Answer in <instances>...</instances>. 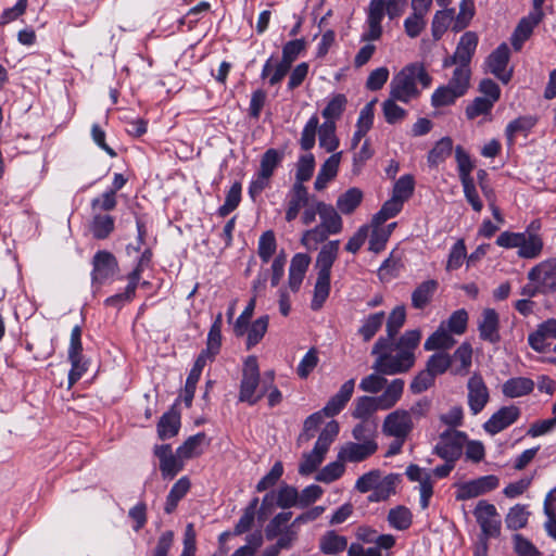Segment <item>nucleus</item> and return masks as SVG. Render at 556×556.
<instances>
[{"label":"nucleus","mask_w":556,"mask_h":556,"mask_svg":"<svg viewBox=\"0 0 556 556\" xmlns=\"http://www.w3.org/2000/svg\"><path fill=\"white\" fill-rule=\"evenodd\" d=\"M415 428L406 409H395L388 414L382 424V432L387 437L407 439Z\"/></svg>","instance_id":"obj_8"},{"label":"nucleus","mask_w":556,"mask_h":556,"mask_svg":"<svg viewBox=\"0 0 556 556\" xmlns=\"http://www.w3.org/2000/svg\"><path fill=\"white\" fill-rule=\"evenodd\" d=\"M114 229V219L110 215H96L91 223V232L97 239H105Z\"/></svg>","instance_id":"obj_62"},{"label":"nucleus","mask_w":556,"mask_h":556,"mask_svg":"<svg viewBox=\"0 0 556 556\" xmlns=\"http://www.w3.org/2000/svg\"><path fill=\"white\" fill-rule=\"evenodd\" d=\"M277 250V241L271 230L263 232L258 239L257 253L263 263H268Z\"/></svg>","instance_id":"obj_53"},{"label":"nucleus","mask_w":556,"mask_h":556,"mask_svg":"<svg viewBox=\"0 0 556 556\" xmlns=\"http://www.w3.org/2000/svg\"><path fill=\"white\" fill-rule=\"evenodd\" d=\"M467 402L472 415L483 410L490 401V392L482 376L475 372L467 382Z\"/></svg>","instance_id":"obj_11"},{"label":"nucleus","mask_w":556,"mask_h":556,"mask_svg":"<svg viewBox=\"0 0 556 556\" xmlns=\"http://www.w3.org/2000/svg\"><path fill=\"white\" fill-rule=\"evenodd\" d=\"M479 336L483 341L497 343L500 337V316L493 308H485L478 323Z\"/></svg>","instance_id":"obj_20"},{"label":"nucleus","mask_w":556,"mask_h":556,"mask_svg":"<svg viewBox=\"0 0 556 556\" xmlns=\"http://www.w3.org/2000/svg\"><path fill=\"white\" fill-rule=\"evenodd\" d=\"M384 321L386 314L383 312L370 314L362 319V325L358 328V334L364 341H369L375 337Z\"/></svg>","instance_id":"obj_41"},{"label":"nucleus","mask_w":556,"mask_h":556,"mask_svg":"<svg viewBox=\"0 0 556 556\" xmlns=\"http://www.w3.org/2000/svg\"><path fill=\"white\" fill-rule=\"evenodd\" d=\"M478 45V37L472 31L465 33L456 47L454 54L444 61V66L453 64L469 66L470 60L476 51Z\"/></svg>","instance_id":"obj_15"},{"label":"nucleus","mask_w":556,"mask_h":556,"mask_svg":"<svg viewBox=\"0 0 556 556\" xmlns=\"http://www.w3.org/2000/svg\"><path fill=\"white\" fill-rule=\"evenodd\" d=\"M346 102L348 100L344 94H334L323 110V116L326 118V121L334 122L345 110Z\"/></svg>","instance_id":"obj_64"},{"label":"nucleus","mask_w":556,"mask_h":556,"mask_svg":"<svg viewBox=\"0 0 556 556\" xmlns=\"http://www.w3.org/2000/svg\"><path fill=\"white\" fill-rule=\"evenodd\" d=\"M117 269L116 257L111 252L105 250L98 251L92 258V285H103L116 274Z\"/></svg>","instance_id":"obj_10"},{"label":"nucleus","mask_w":556,"mask_h":556,"mask_svg":"<svg viewBox=\"0 0 556 556\" xmlns=\"http://www.w3.org/2000/svg\"><path fill=\"white\" fill-rule=\"evenodd\" d=\"M556 340V319L551 318L540 324L536 330L529 334L528 343L536 352H545L548 350L549 340Z\"/></svg>","instance_id":"obj_19"},{"label":"nucleus","mask_w":556,"mask_h":556,"mask_svg":"<svg viewBox=\"0 0 556 556\" xmlns=\"http://www.w3.org/2000/svg\"><path fill=\"white\" fill-rule=\"evenodd\" d=\"M534 389V382L530 378L515 377L505 381L502 392L506 397L515 399L530 394Z\"/></svg>","instance_id":"obj_32"},{"label":"nucleus","mask_w":556,"mask_h":556,"mask_svg":"<svg viewBox=\"0 0 556 556\" xmlns=\"http://www.w3.org/2000/svg\"><path fill=\"white\" fill-rule=\"evenodd\" d=\"M283 160V152L277 149H268L261 157L258 172L273 178L275 170Z\"/></svg>","instance_id":"obj_47"},{"label":"nucleus","mask_w":556,"mask_h":556,"mask_svg":"<svg viewBox=\"0 0 556 556\" xmlns=\"http://www.w3.org/2000/svg\"><path fill=\"white\" fill-rule=\"evenodd\" d=\"M319 129V118L316 114L312 115L306 122L300 138L301 149L309 151L314 148L316 142V132Z\"/></svg>","instance_id":"obj_49"},{"label":"nucleus","mask_w":556,"mask_h":556,"mask_svg":"<svg viewBox=\"0 0 556 556\" xmlns=\"http://www.w3.org/2000/svg\"><path fill=\"white\" fill-rule=\"evenodd\" d=\"M128 283L124 292L116 293L105 299L104 304L117 309L122 308L126 303L131 302L136 295V290L139 285L132 280H127Z\"/></svg>","instance_id":"obj_56"},{"label":"nucleus","mask_w":556,"mask_h":556,"mask_svg":"<svg viewBox=\"0 0 556 556\" xmlns=\"http://www.w3.org/2000/svg\"><path fill=\"white\" fill-rule=\"evenodd\" d=\"M318 547L324 555H336L346 549L348 539L334 531H327L320 536Z\"/></svg>","instance_id":"obj_33"},{"label":"nucleus","mask_w":556,"mask_h":556,"mask_svg":"<svg viewBox=\"0 0 556 556\" xmlns=\"http://www.w3.org/2000/svg\"><path fill=\"white\" fill-rule=\"evenodd\" d=\"M309 264L311 257L305 253H296L291 258L288 275V287L293 293H296L300 290Z\"/></svg>","instance_id":"obj_21"},{"label":"nucleus","mask_w":556,"mask_h":556,"mask_svg":"<svg viewBox=\"0 0 556 556\" xmlns=\"http://www.w3.org/2000/svg\"><path fill=\"white\" fill-rule=\"evenodd\" d=\"M509 61V48L507 43L500 45L488 58L486 66L490 73L497 77L502 83L507 84L513 75V71L507 68Z\"/></svg>","instance_id":"obj_14"},{"label":"nucleus","mask_w":556,"mask_h":556,"mask_svg":"<svg viewBox=\"0 0 556 556\" xmlns=\"http://www.w3.org/2000/svg\"><path fill=\"white\" fill-rule=\"evenodd\" d=\"M290 67L281 61H275L274 56L266 60L261 72V78L267 80L270 86L281 83Z\"/></svg>","instance_id":"obj_34"},{"label":"nucleus","mask_w":556,"mask_h":556,"mask_svg":"<svg viewBox=\"0 0 556 556\" xmlns=\"http://www.w3.org/2000/svg\"><path fill=\"white\" fill-rule=\"evenodd\" d=\"M190 485V480L187 477H181L174 483L166 497V503L164 506L166 514H172L176 509L179 501L184 498L188 493Z\"/></svg>","instance_id":"obj_38"},{"label":"nucleus","mask_w":556,"mask_h":556,"mask_svg":"<svg viewBox=\"0 0 556 556\" xmlns=\"http://www.w3.org/2000/svg\"><path fill=\"white\" fill-rule=\"evenodd\" d=\"M330 293V277L317 275L314 287V294L311 302V308L318 311L323 307Z\"/></svg>","instance_id":"obj_46"},{"label":"nucleus","mask_w":556,"mask_h":556,"mask_svg":"<svg viewBox=\"0 0 556 556\" xmlns=\"http://www.w3.org/2000/svg\"><path fill=\"white\" fill-rule=\"evenodd\" d=\"M260 382V368L257 358L249 356L243 365L242 379L240 383L239 401L250 405L256 404L266 393L261 388V392L256 394Z\"/></svg>","instance_id":"obj_3"},{"label":"nucleus","mask_w":556,"mask_h":556,"mask_svg":"<svg viewBox=\"0 0 556 556\" xmlns=\"http://www.w3.org/2000/svg\"><path fill=\"white\" fill-rule=\"evenodd\" d=\"M470 81V68L469 66L457 65L453 72L452 78L448 81V86L454 89L459 96H464Z\"/></svg>","instance_id":"obj_51"},{"label":"nucleus","mask_w":556,"mask_h":556,"mask_svg":"<svg viewBox=\"0 0 556 556\" xmlns=\"http://www.w3.org/2000/svg\"><path fill=\"white\" fill-rule=\"evenodd\" d=\"M536 122V117L532 115L519 116L516 119L509 122L505 129V136L508 146H513L515 143L516 137L519 135L527 137L531 129L535 126Z\"/></svg>","instance_id":"obj_29"},{"label":"nucleus","mask_w":556,"mask_h":556,"mask_svg":"<svg viewBox=\"0 0 556 556\" xmlns=\"http://www.w3.org/2000/svg\"><path fill=\"white\" fill-rule=\"evenodd\" d=\"M406 320V309L403 305H399L392 309L387 319V334L386 339L393 341L399 330L403 327Z\"/></svg>","instance_id":"obj_55"},{"label":"nucleus","mask_w":556,"mask_h":556,"mask_svg":"<svg viewBox=\"0 0 556 556\" xmlns=\"http://www.w3.org/2000/svg\"><path fill=\"white\" fill-rule=\"evenodd\" d=\"M342 159V152L331 154L320 166L314 182V188L318 191L324 190L327 185L336 178Z\"/></svg>","instance_id":"obj_26"},{"label":"nucleus","mask_w":556,"mask_h":556,"mask_svg":"<svg viewBox=\"0 0 556 556\" xmlns=\"http://www.w3.org/2000/svg\"><path fill=\"white\" fill-rule=\"evenodd\" d=\"M541 17L542 12H533L519 22L511 36V45L515 50L521 49L525 41L531 36L534 27L540 23Z\"/></svg>","instance_id":"obj_25"},{"label":"nucleus","mask_w":556,"mask_h":556,"mask_svg":"<svg viewBox=\"0 0 556 556\" xmlns=\"http://www.w3.org/2000/svg\"><path fill=\"white\" fill-rule=\"evenodd\" d=\"M345 467L344 462L339 460L329 463L326 465L316 476L315 479L318 482L331 483L338 480L344 473Z\"/></svg>","instance_id":"obj_58"},{"label":"nucleus","mask_w":556,"mask_h":556,"mask_svg":"<svg viewBox=\"0 0 556 556\" xmlns=\"http://www.w3.org/2000/svg\"><path fill=\"white\" fill-rule=\"evenodd\" d=\"M455 159L457 162V169L460 182L473 179L471 176V172L473 169L471 159L469 154L459 146L456 147L455 149Z\"/></svg>","instance_id":"obj_61"},{"label":"nucleus","mask_w":556,"mask_h":556,"mask_svg":"<svg viewBox=\"0 0 556 556\" xmlns=\"http://www.w3.org/2000/svg\"><path fill=\"white\" fill-rule=\"evenodd\" d=\"M355 388V379H349L345 381L340 390L329 399L321 412L327 417H333L338 415L351 400Z\"/></svg>","instance_id":"obj_22"},{"label":"nucleus","mask_w":556,"mask_h":556,"mask_svg":"<svg viewBox=\"0 0 556 556\" xmlns=\"http://www.w3.org/2000/svg\"><path fill=\"white\" fill-rule=\"evenodd\" d=\"M318 215L320 225L330 235H337L342 231L343 222L334 207L325 202H318Z\"/></svg>","instance_id":"obj_28"},{"label":"nucleus","mask_w":556,"mask_h":556,"mask_svg":"<svg viewBox=\"0 0 556 556\" xmlns=\"http://www.w3.org/2000/svg\"><path fill=\"white\" fill-rule=\"evenodd\" d=\"M467 434L455 429H447L439 435L433 453L443 460L456 462L463 454Z\"/></svg>","instance_id":"obj_4"},{"label":"nucleus","mask_w":556,"mask_h":556,"mask_svg":"<svg viewBox=\"0 0 556 556\" xmlns=\"http://www.w3.org/2000/svg\"><path fill=\"white\" fill-rule=\"evenodd\" d=\"M377 450L378 443L346 442L340 447L337 457L344 463H359L370 457Z\"/></svg>","instance_id":"obj_16"},{"label":"nucleus","mask_w":556,"mask_h":556,"mask_svg":"<svg viewBox=\"0 0 556 556\" xmlns=\"http://www.w3.org/2000/svg\"><path fill=\"white\" fill-rule=\"evenodd\" d=\"M405 473L410 481H417L419 483V503L421 508L426 509L429 506L430 497L433 494L431 473L417 465H409L406 468Z\"/></svg>","instance_id":"obj_17"},{"label":"nucleus","mask_w":556,"mask_h":556,"mask_svg":"<svg viewBox=\"0 0 556 556\" xmlns=\"http://www.w3.org/2000/svg\"><path fill=\"white\" fill-rule=\"evenodd\" d=\"M519 416L520 409L517 406H503L495 412L482 427L486 433L495 435L513 425Z\"/></svg>","instance_id":"obj_13"},{"label":"nucleus","mask_w":556,"mask_h":556,"mask_svg":"<svg viewBox=\"0 0 556 556\" xmlns=\"http://www.w3.org/2000/svg\"><path fill=\"white\" fill-rule=\"evenodd\" d=\"M210 444L205 433L199 432L189 437L177 450L185 460L200 456Z\"/></svg>","instance_id":"obj_30"},{"label":"nucleus","mask_w":556,"mask_h":556,"mask_svg":"<svg viewBox=\"0 0 556 556\" xmlns=\"http://www.w3.org/2000/svg\"><path fill=\"white\" fill-rule=\"evenodd\" d=\"M381 9V0H370L366 17L367 29L362 34V41L369 43V41L379 40L382 36Z\"/></svg>","instance_id":"obj_18"},{"label":"nucleus","mask_w":556,"mask_h":556,"mask_svg":"<svg viewBox=\"0 0 556 556\" xmlns=\"http://www.w3.org/2000/svg\"><path fill=\"white\" fill-rule=\"evenodd\" d=\"M154 455L159 458L160 470L164 479H173L184 469L185 459L178 454L173 453L169 444L155 445Z\"/></svg>","instance_id":"obj_12"},{"label":"nucleus","mask_w":556,"mask_h":556,"mask_svg":"<svg viewBox=\"0 0 556 556\" xmlns=\"http://www.w3.org/2000/svg\"><path fill=\"white\" fill-rule=\"evenodd\" d=\"M363 192L357 188H351L337 200V207L342 214H351L361 204Z\"/></svg>","instance_id":"obj_44"},{"label":"nucleus","mask_w":556,"mask_h":556,"mask_svg":"<svg viewBox=\"0 0 556 556\" xmlns=\"http://www.w3.org/2000/svg\"><path fill=\"white\" fill-rule=\"evenodd\" d=\"M415 189V179L412 175H403L401 176L394 184L392 198L404 203L407 201Z\"/></svg>","instance_id":"obj_54"},{"label":"nucleus","mask_w":556,"mask_h":556,"mask_svg":"<svg viewBox=\"0 0 556 556\" xmlns=\"http://www.w3.org/2000/svg\"><path fill=\"white\" fill-rule=\"evenodd\" d=\"M543 510L546 516L544 529L548 536L556 540V488L546 494Z\"/></svg>","instance_id":"obj_37"},{"label":"nucleus","mask_w":556,"mask_h":556,"mask_svg":"<svg viewBox=\"0 0 556 556\" xmlns=\"http://www.w3.org/2000/svg\"><path fill=\"white\" fill-rule=\"evenodd\" d=\"M473 515L481 529L480 536L497 538L501 534L502 520L496 507L486 501H479Z\"/></svg>","instance_id":"obj_5"},{"label":"nucleus","mask_w":556,"mask_h":556,"mask_svg":"<svg viewBox=\"0 0 556 556\" xmlns=\"http://www.w3.org/2000/svg\"><path fill=\"white\" fill-rule=\"evenodd\" d=\"M528 279L534 283L540 293L556 290V260H546L534 266L528 273Z\"/></svg>","instance_id":"obj_7"},{"label":"nucleus","mask_w":556,"mask_h":556,"mask_svg":"<svg viewBox=\"0 0 556 556\" xmlns=\"http://www.w3.org/2000/svg\"><path fill=\"white\" fill-rule=\"evenodd\" d=\"M388 521L392 528L403 531L410 527L413 515L408 508L397 506L389 511Z\"/></svg>","instance_id":"obj_50"},{"label":"nucleus","mask_w":556,"mask_h":556,"mask_svg":"<svg viewBox=\"0 0 556 556\" xmlns=\"http://www.w3.org/2000/svg\"><path fill=\"white\" fill-rule=\"evenodd\" d=\"M339 430L340 427L336 420L329 421L320 432L313 451L319 453L325 458L330 445L338 437Z\"/></svg>","instance_id":"obj_40"},{"label":"nucleus","mask_w":556,"mask_h":556,"mask_svg":"<svg viewBox=\"0 0 556 556\" xmlns=\"http://www.w3.org/2000/svg\"><path fill=\"white\" fill-rule=\"evenodd\" d=\"M403 204L404 203L401 201L391 197V199L384 202L379 212L374 215L371 220L372 226H380L388 219L396 216L402 211Z\"/></svg>","instance_id":"obj_48"},{"label":"nucleus","mask_w":556,"mask_h":556,"mask_svg":"<svg viewBox=\"0 0 556 556\" xmlns=\"http://www.w3.org/2000/svg\"><path fill=\"white\" fill-rule=\"evenodd\" d=\"M405 382L401 378H395L390 381L387 389L378 396H359L354 402V409L352 416L362 421L368 419L377 410H388L393 408L401 400L404 392Z\"/></svg>","instance_id":"obj_2"},{"label":"nucleus","mask_w":556,"mask_h":556,"mask_svg":"<svg viewBox=\"0 0 556 556\" xmlns=\"http://www.w3.org/2000/svg\"><path fill=\"white\" fill-rule=\"evenodd\" d=\"M455 361L456 363H459L458 366L454 368L455 375H465L468 372L471 362H472V349L469 343H463L460 344L456 351L454 352V355L452 357V361Z\"/></svg>","instance_id":"obj_52"},{"label":"nucleus","mask_w":556,"mask_h":556,"mask_svg":"<svg viewBox=\"0 0 556 556\" xmlns=\"http://www.w3.org/2000/svg\"><path fill=\"white\" fill-rule=\"evenodd\" d=\"M539 228V225L535 226V223H531L528 230L522 232V240H520L521 244L518 249V256L522 258H536L540 256L543 250V240L542 238L534 232H531L530 229Z\"/></svg>","instance_id":"obj_24"},{"label":"nucleus","mask_w":556,"mask_h":556,"mask_svg":"<svg viewBox=\"0 0 556 556\" xmlns=\"http://www.w3.org/2000/svg\"><path fill=\"white\" fill-rule=\"evenodd\" d=\"M416 81L408 65L403 67L391 80L390 96L397 101L408 103L418 96Z\"/></svg>","instance_id":"obj_6"},{"label":"nucleus","mask_w":556,"mask_h":556,"mask_svg":"<svg viewBox=\"0 0 556 556\" xmlns=\"http://www.w3.org/2000/svg\"><path fill=\"white\" fill-rule=\"evenodd\" d=\"M308 202L309 199L307 188L304 185L293 184L288 193L286 220H294L298 217L301 208L306 206Z\"/></svg>","instance_id":"obj_23"},{"label":"nucleus","mask_w":556,"mask_h":556,"mask_svg":"<svg viewBox=\"0 0 556 556\" xmlns=\"http://www.w3.org/2000/svg\"><path fill=\"white\" fill-rule=\"evenodd\" d=\"M339 240L329 241L324 244L316 258L317 275L331 277V268L339 253Z\"/></svg>","instance_id":"obj_27"},{"label":"nucleus","mask_w":556,"mask_h":556,"mask_svg":"<svg viewBox=\"0 0 556 556\" xmlns=\"http://www.w3.org/2000/svg\"><path fill=\"white\" fill-rule=\"evenodd\" d=\"M276 503L280 508L299 507V491L296 488L288 484L281 485L276 494Z\"/></svg>","instance_id":"obj_59"},{"label":"nucleus","mask_w":556,"mask_h":556,"mask_svg":"<svg viewBox=\"0 0 556 556\" xmlns=\"http://www.w3.org/2000/svg\"><path fill=\"white\" fill-rule=\"evenodd\" d=\"M455 344V340L446 329L445 324L441 323L439 328L426 340L424 348L426 351L448 350Z\"/></svg>","instance_id":"obj_35"},{"label":"nucleus","mask_w":556,"mask_h":556,"mask_svg":"<svg viewBox=\"0 0 556 556\" xmlns=\"http://www.w3.org/2000/svg\"><path fill=\"white\" fill-rule=\"evenodd\" d=\"M377 355L372 368L383 375H396L407 371L415 363V354L393 344L389 339L380 338L372 348Z\"/></svg>","instance_id":"obj_1"},{"label":"nucleus","mask_w":556,"mask_h":556,"mask_svg":"<svg viewBox=\"0 0 556 556\" xmlns=\"http://www.w3.org/2000/svg\"><path fill=\"white\" fill-rule=\"evenodd\" d=\"M530 516V511L527 509L526 505L517 504L509 508L505 523L506 527L510 530H519L527 526L528 519Z\"/></svg>","instance_id":"obj_43"},{"label":"nucleus","mask_w":556,"mask_h":556,"mask_svg":"<svg viewBox=\"0 0 556 556\" xmlns=\"http://www.w3.org/2000/svg\"><path fill=\"white\" fill-rule=\"evenodd\" d=\"M315 168V157L312 153L302 155L296 164L295 182L304 185L305 181L309 180Z\"/></svg>","instance_id":"obj_57"},{"label":"nucleus","mask_w":556,"mask_h":556,"mask_svg":"<svg viewBox=\"0 0 556 556\" xmlns=\"http://www.w3.org/2000/svg\"><path fill=\"white\" fill-rule=\"evenodd\" d=\"M269 317L267 315L261 316L255 319L247 330V349H251L258 344L267 332Z\"/></svg>","instance_id":"obj_42"},{"label":"nucleus","mask_w":556,"mask_h":556,"mask_svg":"<svg viewBox=\"0 0 556 556\" xmlns=\"http://www.w3.org/2000/svg\"><path fill=\"white\" fill-rule=\"evenodd\" d=\"M318 143L327 153H337L340 140L337 136V126L333 121H326L319 126Z\"/></svg>","instance_id":"obj_31"},{"label":"nucleus","mask_w":556,"mask_h":556,"mask_svg":"<svg viewBox=\"0 0 556 556\" xmlns=\"http://www.w3.org/2000/svg\"><path fill=\"white\" fill-rule=\"evenodd\" d=\"M438 289V281L429 279L421 282L412 293V305L422 309L432 299Z\"/></svg>","instance_id":"obj_36"},{"label":"nucleus","mask_w":556,"mask_h":556,"mask_svg":"<svg viewBox=\"0 0 556 556\" xmlns=\"http://www.w3.org/2000/svg\"><path fill=\"white\" fill-rule=\"evenodd\" d=\"M180 428V416L174 410L165 413L157 424L160 439L167 440L175 437Z\"/></svg>","instance_id":"obj_39"},{"label":"nucleus","mask_w":556,"mask_h":556,"mask_svg":"<svg viewBox=\"0 0 556 556\" xmlns=\"http://www.w3.org/2000/svg\"><path fill=\"white\" fill-rule=\"evenodd\" d=\"M452 365V357L445 352L431 355L427 362V370L433 376L444 374Z\"/></svg>","instance_id":"obj_63"},{"label":"nucleus","mask_w":556,"mask_h":556,"mask_svg":"<svg viewBox=\"0 0 556 556\" xmlns=\"http://www.w3.org/2000/svg\"><path fill=\"white\" fill-rule=\"evenodd\" d=\"M382 375L383 374L377 371L364 377L359 382V389L371 394L379 393L382 390L384 391L390 382H388Z\"/></svg>","instance_id":"obj_60"},{"label":"nucleus","mask_w":556,"mask_h":556,"mask_svg":"<svg viewBox=\"0 0 556 556\" xmlns=\"http://www.w3.org/2000/svg\"><path fill=\"white\" fill-rule=\"evenodd\" d=\"M453 141L450 137L441 138L428 154V163L431 166H437L444 162L452 153Z\"/></svg>","instance_id":"obj_45"},{"label":"nucleus","mask_w":556,"mask_h":556,"mask_svg":"<svg viewBox=\"0 0 556 556\" xmlns=\"http://www.w3.org/2000/svg\"><path fill=\"white\" fill-rule=\"evenodd\" d=\"M498 478L493 475L482 476L477 479L456 484V500L467 501L498 486Z\"/></svg>","instance_id":"obj_9"}]
</instances>
